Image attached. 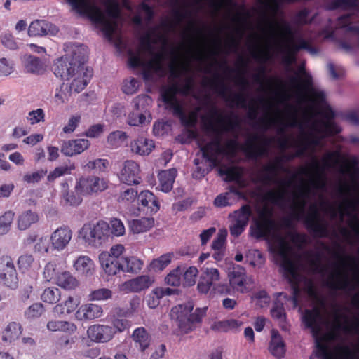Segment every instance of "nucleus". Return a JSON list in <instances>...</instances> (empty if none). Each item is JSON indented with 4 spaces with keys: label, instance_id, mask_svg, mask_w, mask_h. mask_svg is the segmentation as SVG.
<instances>
[{
    "label": "nucleus",
    "instance_id": "obj_1",
    "mask_svg": "<svg viewBox=\"0 0 359 359\" xmlns=\"http://www.w3.org/2000/svg\"><path fill=\"white\" fill-rule=\"evenodd\" d=\"M205 131L214 134V137L205 145L201 147L200 150L203 158L212 167L219 165V155H234L238 149L239 144L236 140L230 139L222 144V135L224 133L234 131L240 126V118L238 115L231 113L223 116L221 111L212 106L208 116L201 118Z\"/></svg>",
    "mask_w": 359,
    "mask_h": 359
},
{
    "label": "nucleus",
    "instance_id": "obj_2",
    "mask_svg": "<svg viewBox=\"0 0 359 359\" xmlns=\"http://www.w3.org/2000/svg\"><path fill=\"white\" fill-rule=\"evenodd\" d=\"M275 168V165H273L271 162L264 165L259 174L257 181L264 184L279 183L280 187L278 189L267 191L263 196V200L278 206H283L288 201L286 198L287 191L285 188L291 187L293 180H296L299 175H306L307 169L306 168H301L297 172L292 175L290 180L278 182L276 180V178L278 173Z\"/></svg>",
    "mask_w": 359,
    "mask_h": 359
},
{
    "label": "nucleus",
    "instance_id": "obj_3",
    "mask_svg": "<svg viewBox=\"0 0 359 359\" xmlns=\"http://www.w3.org/2000/svg\"><path fill=\"white\" fill-rule=\"evenodd\" d=\"M194 305L191 302L179 304L172 308L170 317L175 320L182 332L188 333L193 330L196 323L201 322L206 314L207 307L197 308L191 313Z\"/></svg>",
    "mask_w": 359,
    "mask_h": 359
},
{
    "label": "nucleus",
    "instance_id": "obj_4",
    "mask_svg": "<svg viewBox=\"0 0 359 359\" xmlns=\"http://www.w3.org/2000/svg\"><path fill=\"white\" fill-rule=\"evenodd\" d=\"M86 60L85 49L76 47L71 55H65L55 60L53 66L54 74L62 80H69L75 71L81 67Z\"/></svg>",
    "mask_w": 359,
    "mask_h": 359
},
{
    "label": "nucleus",
    "instance_id": "obj_5",
    "mask_svg": "<svg viewBox=\"0 0 359 359\" xmlns=\"http://www.w3.org/2000/svg\"><path fill=\"white\" fill-rule=\"evenodd\" d=\"M72 6L81 14L86 15L95 24L102 26V31L106 37L111 39L115 25L107 20L102 10L95 4H90L85 0H69Z\"/></svg>",
    "mask_w": 359,
    "mask_h": 359
},
{
    "label": "nucleus",
    "instance_id": "obj_6",
    "mask_svg": "<svg viewBox=\"0 0 359 359\" xmlns=\"http://www.w3.org/2000/svg\"><path fill=\"white\" fill-rule=\"evenodd\" d=\"M290 86L295 89L298 95L309 94L313 102L318 104L325 102L326 97L323 91L316 90L313 88V78L306 73L304 67L299 69L295 76L289 78Z\"/></svg>",
    "mask_w": 359,
    "mask_h": 359
},
{
    "label": "nucleus",
    "instance_id": "obj_7",
    "mask_svg": "<svg viewBox=\"0 0 359 359\" xmlns=\"http://www.w3.org/2000/svg\"><path fill=\"white\" fill-rule=\"evenodd\" d=\"M79 237L88 245L100 247L111 237L110 226L103 220L96 224L86 223L80 229Z\"/></svg>",
    "mask_w": 359,
    "mask_h": 359
},
{
    "label": "nucleus",
    "instance_id": "obj_8",
    "mask_svg": "<svg viewBox=\"0 0 359 359\" xmlns=\"http://www.w3.org/2000/svg\"><path fill=\"white\" fill-rule=\"evenodd\" d=\"M334 339L330 333L316 339V356L320 359H354L355 353L348 346H341L332 351L327 343Z\"/></svg>",
    "mask_w": 359,
    "mask_h": 359
},
{
    "label": "nucleus",
    "instance_id": "obj_9",
    "mask_svg": "<svg viewBox=\"0 0 359 359\" xmlns=\"http://www.w3.org/2000/svg\"><path fill=\"white\" fill-rule=\"evenodd\" d=\"M319 139L313 134L303 133L299 137V141L297 144V147H299V149L296 151L294 155L277 157L273 162H271V163L275 165V169L278 173L280 171L288 173L289 170L285 168L283 163L286 161H291L294 157L302 156L308 149L318 146L319 144Z\"/></svg>",
    "mask_w": 359,
    "mask_h": 359
},
{
    "label": "nucleus",
    "instance_id": "obj_10",
    "mask_svg": "<svg viewBox=\"0 0 359 359\" xmlns=\"http://www.w3.org/2000/svg\"><path fill=\"white\" fill-rule=\"evenodd\" d=\"M271 140L264 135L252 134L248 137L242 147V151L248 158L256 160L268 154Z\"/></svg>",
    "mask_w": 359,
    "mask_h": 359
},
{
    "label": "nucleus",
    "instance_id": "obj_11",
    "mask_svg": "<svg viewBox=\"0 0 359 359\" xmlns=\"http://www.w3.org/2000/svg\"><path fill=\"white\" fill-rule=\"evenodd\" d=\"M203 86L211 88L220 96L223 97L226 102L231 105L234 104L242 108L246 107V97L243 94L234 93L226 96V93L229 90V88L219 74H215L212 79L203 81Z\"/></svg>",
    "mask_w": 359,
    "mask_h": 359
},
{
    "label": "nucleus",
    "instance_id": "obj_12",
    "mask_svg": "<svg viewBox=\"0 0 359 359\" xmlns=\"http://www.w3.org/2000/svg\"><path fill=\"white\" fill-rule=\"evenodd\" d=\"M0 285L12 290L18 286V273L11 256L0 257Z\"/></svg>",
    "mask_w": 359,
    "mask_h": 359
},
{
    "label": "nucleus",
    "instance_id": "obj_13",
    "mask_svg": "<svg viewBox=\"0 0 359 359\" xmlns=\"http://www.w3.org/2000/svg\"><path fill=\"white\" fill-rule=\"evenodd\" d=\"M109 180L97 176L81 177L76 184V191L83 195L102 192L107 189Z\"/></svg>",
    "mask_w": 359,
    "mask_h": 359
},
{
    "label": "nucleus",
    "instance_id": "obj_14",
    "mask_svg": "<svg viewBox=\"0 0 359 359\" xmlns=\"http://www.w3.org/2000/svg\"><path fill=\"white\" fill-rule=\"evenodd\" d=\"M301 50H306L311 53H316L317 50L308 41L299 38L297 43H294L293 39L288 40L284 46L282 52L284 53L283 62L286 64H291L296 60L297 54Z\"/></svg>",
    "mask_w": 359,
    "mask_h": 359
},
{
    "label": "nucleus",
    "instance_id": "obj_15",
    "mask_svg": "<svg viewBox=\"0 0 359 359\" xmlns=\"http://www.w3.org/2000/svg\"><path fill=\"white\" fill-rule=\"evenodd\" d=\"M310 211L311 212L305 217L304 221L306 229L314 237H327L328 235L327 226L321 221L316 208L311 206Z\"/></svg>",
    "mask_w": 359,
    "mask_h": 359
},
{
    "label": "nucleus",
    "instance_id": "obj_16",
    "mask_svg": "<svg viewBox=\"0 0 359 359\" xmlns=\"http://www.w3.org/2000/svg\"><path fill=\"white\" fill-rule=\"evenodd\" d=\"M140 165L133 160H127L123 163L119 174V180L127 185H137L141 182Z\"/></svg>",
    "mask_w": 359,
    "mask_h": 359
},
{
    "label": "nucleus",
    "instance_id": "obj_17",
    "mask_svg": "<svg viewBox=\"0 0 359 359\" xmlns=\"http://www.w3.org/2000/svg\"><path fill=\"white\" fill-rule=\"evenodd\" d=\"M160 94L163 103L172 112L175 111V107H180L182 105L177 97L178 94L181 95L178 82L174 81L169 86H163L161 89Z\"/></svg>",
    "mask_w": 359,
    "mask_h": 359
},
{
    "label": "nucleus",
    "instance_id": "obj_18",
    "mask_svg": "<svg viewBox=\"0 0 359 359\" xmlns=\"http://www.w3.org/2000/svg\"><path fill=\"white\" fill-rule=\"evenodd\" d=\"M87 334L93 341L106 343L114 338L115 331L111 326L96 324L88 327Z\"/></svg>",
    "mask_w": 359,
    "mask_h": 359
},
{
    "label": "nucleus",
    "instance_id": "obj_19",
    "mask_svg": "<svg viewBox=\"0 0 359 359\" xmlns=\"http://www.w3.org/2000/svg\"><path fill=\"white\" fill-rule=\"evenodd\" d=\"M58 32L57 27L53 23L45 20H35L28 27L29 36H54Z\"/></svg>",
    "mask_w": 359,
    "mask_h": 359
},
{
    "label": "nucleus",
    "instance_id": "obj_20",
    "mask_svg": "<svg viewBox=\"0 0 359 359\" xmlns=\"http://www.w3.org/2000/svg\"><path fill=\"white\" fill-rule=\"evenodd\" d=\"M72 238V231L67 226H63L55 230L50 236L52 248L57 251L64 250Z\"/></svg>",
    "mask_w": 359,
    "mask_h": 359
},
{
    "label": "nucleus",
    "instance_id": "obj_21",
    "mask_svg": "<svg viewBox=\"0 0 359 359\" xmlns=\"http://www.w3.org/2000/svg\"><path fill=\"white\" fill-rule=\"evenodd\" d=\"M92 76L93 69L89 67H84L83 65H81V67L78 68L75 71L74 76L71 78L72 81L69 86L74 92L80 93L90 82Z\"/></svg>",
    "mask_w": 359,
    "mask_h": 359
},
{
    "label": "nucleus",
    "instance_id": "obj_22",
    "mask_svg": "<svg viewBox=\"0 0 359 359\" xmlns=\"http://www.w3.org/2000/svg\"><path fill=\"white\" fill-rule=\"evenodd\" d=\"M276 252L280 256L282 259L280 266L283 269L284 273L297 269L294 262L290 257L292 248L290 244L282 237H279L278 239Z\"/></svg>",
    "mask_w": 359,
    "mask_h": 359
},
{
    "label": "nucleus",
    "instance_id": "obj_23",
    "mask_svg": "<svg viewBox=\"0 0 359 359\" xmlns=\"http://www.w3.org/2000/svg\"><path fill=\"white\" fill-rule=\"evenodd\" d=\"M251 229L253 237L257 239H266L277 229V224L274 219H256Z\"/></svg>",
    "mask_w": 359,
    "mask_h": 359
},
{
    "label": "nucleus",
    "instance_id": "obj_24",
    "mask_svg": "<svg viewBox=\"0 0 359 359\" xmlns=\"http://www.w3.org/2000/svg\"><path fill=\"white\" fill-rule=\"evenodd\" d=\"M321 318L320 312L318 309L313 308L312 309H306L302 317L303 323L307 328L311 329L313 337L320 338L318 334L321 331L320 320Z\"/></svg>",
    "mask_w": 359,
    "mask_h": 359
},
{
    "label": "nucleus",
    "instance_id": "obj_25",
    "mask_svg": "<svg viewBox=\"0 0 359 359\" xmlns=\"http://www.w3.org/2000/svg\"><path fill=\"white\" fill-rule=\"evenodd\" d=\"M90 143L86 139H76L64 142L61 146V152L67 156L80 154L90 147Z\"/></svg>",
    "mask_w": 359,
    "mask_h": 359
},
{
    "label": "nucleus",
    "instance_id": "obj_26",
    "mask_svg": "<svg viewBox=\"0 0 359 359\" xmlns=\"http://www.w3.org/2000/svg\"><path fill=\"white\" fill-rule=\"evenodd\" d=\"M153 283L147 275H142L135 278L126 281L121 286V290L126 292H139L149 288Z\"/></svg>",
    "mask_w": 359,
    "mask_h": 359
},
{
    "label": "nucleus",
    "instance_id": "obj_27",
    "mask_svg": "<svg viewBox=\"0 0 359 359\" xmlns=\"http://www.w3.org/2000/svg\"><path fill=\"white\" fill-rule=\"evenodd\" d=\"M325 285L331 290H352L351 282L346 275L336 270L331 273L325 281Z\"/></svg>",
    "mask_w": 359,
    "mask_h": 359
},
{
    "label": "nucleus",
    "instance_id": "obj_28",
    "mask_svg": "<svg viewBox=\"0 0 359 359\" xmlns=\"http://www.w3.org/2000/svg\"><path fill=\"white\" fill-rule=\"evenodd\" d=\"M309 190L307 188L299 187L296 191L292 192V208L294 210L293 216L299 219L304 212L306 205V199L308 197Z\"/></svg>",
    "mask_w": 359,
    "mask_h": 359
},
{
    "label": "nucleus",
    "instance_id": "obj_29",
    "mask_svg": "<svg viewBox=\"0 0 359 359\" xmlns=\"http://www.w3.org/2000/svg\"><path fill=\"white\" fill-rule=\"evenodd\" d=\"M102 268L108 276H114L122 271V263L119 259L110 257L107 252H102L99 255Z\"/></svg>",
    "mask_w": 359,
    "mask_h": 359
},
{
    "label": "nucleus",
    "instance_id": "obj_30",
    "mask_svg": "<svg viewBox=\"0 0 359 359\" xmlns=\"http://www.w3.org/2000/svg\"><path fill=\"white\" fill-rule=\"evenodd\" d=\"M177 175V171L175 168L160 171L158 175V185L156 189L164 193L170 192L173 188Z\"/></svg>",
    "mask_w": 359,
    "mask_h": 359
},
{
    "label": "nucleus",
    "instance_id": "obj_31",
    "mask_svg": "<svg viewBox=\"0 0 359 359\" xmlns=\"http://www.w3.org/2000/svg\"><path fill=\"white\" fill-rule=\"evenodd\" d=\"M219 279V273L217 269H206L200 278L197 288L199 292L206 294L210 290L213 283Z\"/></svg>",
    "mask_w": 359,
    "mask_h": 359
},
{
    "label": "nucleus",
    "instance_id": "obj_32",
    "mask_svg": "<svg viewBox=\"0 0 359 359\" xmlns=\"http://www.w3.org/2000/svg\"><path fill=\"white\" fill-rule=\"evenodd\" d=\"M140 205L147 208V212L150 214L156 213L160 209V203L157 197L150 191H142L138 195Z\"/></svg>",
    "mask_w": 359,
    "mask_h": 359
},
{
    "label": "nucleus",
    "instance_id": "obj_33",
    "mask_svg": "<svg viewBox=\"0 0 359 359\" xmlns=\"http://www.w3.org/2000/svg\"><path fill=\"white\" fill-rule=\"evenodd\" d=\"M175 111L172 112L173 115L178 117L180 120L182 125L186 128H194L198 122V114L200 108L197 107L195 110L190 111L186 114L184 107L182 105L180 107H175Z\"/></svg>",
    "mask_w": 359,
    "mask_h": 359
},
{
    "label": "nucleus",
    "instance_id": "obj_34",
    "mask_svg": "<svg viewBox=\"0 0 359 359\" xmlns=\"http://www.w3.org/2000/svg\"><path fill=\"white\" fill-rule=\"evenodd\" d=\"M102 308L95 304L82 305L77 310L76 318L80 320H93L102 316Z\"/></svg>",
    "mask_w": 359,
    "mask_h": 359
},
{
    "label": "nucleus",
    "instance_id": "obj_35",
    "mask_svg": "<svg viewBox=\"0 0 359 359\" xmlns=\"http://www.w3.org/2000/svg\"><path fill=\"white\" fill-rule=\"evenodd\" d=\"M39 221V213L32 210H26L19 214L17 219V227L20 231H25Z\"/></svg>",
    "mask_w": 359,
    "mask_h": 359
},
{
    "label": "nucleus",
    "instance_id": "obj_36",
    "mask_svg": "<svg viewBox=\"0 0 359 359\" xmlns=\"http://www.w3.org/2000/svg\"><path fill=\"white\" fill-rule=\"evenodd\" d=\"M269 350L270 353L276 358L280 359L285 354V344L281 335L276 330L271 332V339L269 343Z\"/></svg>",
    "mask_w": 359,
    "mask_h": 359
},
{
    "label": "nucleus",
    "instance_id": "obj_37",
    "mask_svg": "<svg viewBox=\"0 0 359 359\" xmlns=\"http://www.w3.org/2000/svg\"><path fill=\"white\" fill-rule=\"evenodd\" d=\"M334 330H343L345 332L350 333L359 329V319H355L351 324H349L348 318L346 315L339 313V310L335 313Z\"/></svg>",
    "mask_w": 359,
    "mask_h": 359
},
{
    "label": "nucleus",
    "instance_id": "obj_38",
    "mask_svg": "<svg viewBox=\"0 0 359 359\" xmlns=\"http://www.w3.org/2000/svg\"><path fill=\"white\" fill-rule=\"evenodd\" d=\"M285 277L288 280L291 285L292 294V300L294 306L298 305L299 297L301 293L299 283L301 281V275L298 273L297 269L284 273Z\"/></svg>",
    "mask_w": 359,
    "mask_h": 359
},
{
    "label": "nucleus",
    "instance_id": "obj_39",
    "mask_svg": "<svg viewBox=\"0 0 359 359\" xmlns=\"http://www.w3.org/2000/svg\"><path fill=\"white\" fill-rule=\"evenodd\" d=\"M130 147L132 151L138 155H149L154 148V143L151 140L139 137L131 142Z\"/></svg>",
    "mask_w": 359,
    "mask_h": 359
},
{
    "label": "nucleus",
    "instance_id": "obj_40",
    "mask_svg": "<svg viewBox=\"0 0 359 359\" xmlns=\"http://www.w3.org/2000/svg\"><path fill=\"white\" fill-rule=\"evenodd\" d=\"M74 267L79 273L90 276L94 272L95 264L89 257L81 255L74 262Z\"/></svg>",
    "mask_w": 359,
    "mask_h": 359
},
{
    "label": "nucleus",
    "instance_id": "obj_41",
    "mask_svg": "<svg viewBox=\"0 0 359 359\" xmlns=\"http://www.w3.org/2000/svg\"><path fill=\"white\" fill-rule=\"evenodd\" d=\"M154 226V219L152 217H141L129 222V228L134 233H144L149 231Z\"/></svg>",
    "mask_w": 359,
    "mask_h": 359
},
{
    "label": "nucleus",
    "instance_id": "obj_42",
    "mask_svg": "<svg viewBox=\"0 0 359 359\" xmlns=\"http://www.w3.org/2000/svg\"><path fill=\"white\" fill-rule=\"evenodd\" d=\"M326 8L328 11L353 9L359 11V0H330Z\"/></svg>",
    "mask_w": 359,
    "mask_h": 359
},
{
    "label": "nucleus",
    "instance_id": "obj_43",
    "mask_svg": "<svg viewBox=\"0 0 359 359\" xmlns=\"http://www.w3.org/2000/svg\"><path fill=\"white\" fill-rule=\"evenodd\" d=\"M55 283L67 290H74L79 285L78 280L68 271H63L58 274Z\"/></svg>",
    "mask_w": 359,
    "mask_h": 359
},
{
    "label": "nucleus",
    "instance_id": "obj_44",
    "mask_svg": "<svg viewBox=\"0 0 359 359\" xmlns=\"http://www.w3.org/2000/svg\"><path fill=\"white\" fill-rule=\"evenodd\" d=\"M22 334V327L20 323L11 322L8 323L3 332L2 340L5 342L11 343L18 339Z\"/></svg>",
    "mask_w": 359,
    "mask_h": 359
},
{
    "label": "nucleus",
    "instance_id": "obj_45",
    "mask_svg": "<svg viewBox=\"0 0 359 359\" xmlns=\"http://www.w3.org/2000/svg\"><path fill=\"white\" fill-rule=\"evenodd\" d=\"M47 328L51 332H65L69 334L74 333L76 330V326L68 321L64 320H50L47 323Z\"/></svg>",
    "mask_w": 359,
    "mask_h": 359
},
{
    "label": "nucleus",
    "instance_id": "obj_46",
    "mask_svg": "<svg viewBox=\"0 0 359 359\" xmlns=\"http://www.w3.org/2000/svg\"><path fill=\"white\" fill-rule=\"evenodd\" d=\"M125 318L126 317L123 316L122 309H119L117 315H114L111 318V323L112 325L111 327L115 331V334L117 332H123L130 328V322Z\"/></svg>",
    "mask_w": 359,
    "mask_h": 359
},
{
    "label": "nucleus",
    "instance_id": "obj_47",
    "mask_svg": "<svg viewBox=\"0 0 359 359\" xmlns=\"http://www.w3.org/2000/svg\"><path fill=\"white\" fill-rule=\"evenodd\" d=\"M25 67L27 72L37 74H42L45 71V65L42 60L32 55L26 57Z\"/></svg>",
    "mask_w": 359,
    "mask_h": 359
},
{
    "label": "nucleus",
    "instance_id": "obj_48",
    "mask_svg": "<svg viewBox=\"0 0 359 359\" xmlns=\"http://www.w3.org/2000/svg\"><path fill=\"white\" fill-rule=\"evenodd\" d=\"M229 283L233 288L240 290L244 286L245 272L243 268H236L229 274Z\"/></svg>",
    "mask_w": 359,
    "mask_h": 359
},
{
    "label": "nucleus",
    "instance_id": "obj_49",
    "mask_svg": "<svg viewBox=\"0 0 359 359\" xmlns=\"http://www.w3.org/2000/svg\"><path fill=\"white\" fill-rule=\"evenodd\" d=\"M122 271L137 273L140 271L143 266V262L141 259L135 257H122Z\"/></svg>",
    "mask_w": 359,
    "mask_h": 359
},
{
    "label": "nucleus",
    "instance_id": "obj_50",
    "mask_svg": "<svg viewBox=\"0 0 359 359\" xmlns=\"http://www.w3.org/2000/svg\"><path fill=\"white\" fill-rule=\"evenodd\" d=\"M271 314L273 318L278 320L280 324H282L280 325V327L283 330H286V327L284 325L286 323V313L284 304L279 300H276L271 309Z\"/></svg>",
    "mask_w": 359,
    "mask_h": 359
},
{
    "label": "nucleus",
    "instance_id": "obj_51",
    "mask_svg": "<svg viewBox=\"0 0 359 359\" xmlns=\"http://www.w3.org/2000/svg\"><path fill=\"white\" fill-rule=\"evenodd\" d=\"M61 293L58 288L50 287L45 289L41 295V300L47 304H56L60 299Z\"/></svg>",
    "mask_w": 359,
    "mask_h": 359
},
{
    "label": "nucleus",
    "instance_id": "obj_52",
    "mask_svg": "<svg viewBox=\"0 0 359 359\" xmlns=\"http://www.w3.org/2000/svg\"><path fill=\"white\" fill-rule=\"evenodd\" d=\"M151 60L147 62V67L148 69H152L155 72H160L163 70V62L165 60V53L161 51L154 53L153 52Z\"/></svg>",
    "mask_w": 359,
    "mask_h": 359
},
{
    "label": "nucleus",
    "instance_id": "obj_53",
    "mask_svg": "<svg viewBox=\"0 0 359 359\" xmlns=\"http://www.w3.org/2000/svg\"><path fill=\"white\" fill-rule=\"evenodd\" d=\"M183 268L182 285L190 287L196 283V279L198 273V269L195 266H189L186 270Z\"/></svg>",
    "mask_w": 359,
    "mask_h": 359
},
{
    "label": "nucleus",
    "instance_id": "obj_54",
    "mask_svg": "<svg viewBox=\"0 0 359 359\" xmlns=\"http://www.w3.org/2000/svg\"><path fill=\"white\" fill-rule=\"evenodd\" d=\"M72 90L68 84H61L60 88L56 89L55 102L60 104L68 102L72 95Z\"/></svg>",
    "mask_w": 359,
    "mask_h": 359
},
{
    "label": "nucleus",
    "instance_id": "obj_55",
    "mask_svg": "<svg viewBox=\"0 0 359 359\" xmlns=\"http://www.w3.org/2000/svg\"><path fill=\"white\" fill-rule=\"evenodd\" d=\"M183 273L182 266H177L167 275L165 278V283L171 286L177 287L182 285V275Z\"/></svg>",
    "mask_w": 359,
    "mask_h": 359
},
{
    "label": "nucleus",
    "instance_id": "obj_56",
    "mask_svg": "<svg viewBox=\"0 0 359 359\" xmlns=\"http://www.w3.org/2000/svg\"><path fill=\"white\" fill-rule=\"evenodd\" d=\"M133 338L135 342L140 344L142 351L149 346L148 334L144 327L136 328L133 333Z\"/></svg>",
    "mask_w": 359,
    "mask_h": 359
},
{
    "label": "nucleus",
    "instance_id": "obj_57",
    "mask_svg": "<svg viewBox=\"0 0 359 359\" xmlns=\"http://www.w3.org/2000/svg\"><path fill=\"white\" fill-rule=\"evenodd\" d=\"M14 215L12 210H8L0 216V235H5L9 231Z\"/></svg>",
    "mask_w": 359,
    "mask_h": 359
},
{
    "label": "nucleus",
    "instance_id": "obj_58",
    "mask_svg": "<svg viewBox=\"0 0 359 359\" xmlns=\"http://www.w3.org/2000/svg\"><path fill=\"white\" fill-rule=\"evenodd\" d=\"M219 174L221 175H226L225 180L226 182H238L242 176L240 168L238 167H229L226 169H220Z\"/></svg>",
    "mask_w": 359,
    "mask_h": 359
},
{
    "label": "nucleus",
    "instance_id": "obj_59",
    "mask_svg": "<svg viewBox=\"0 0 359 359\" xmlns=\"http://www.w3.org/2000/svg\"><path fill=\"white\" fill-rule=\"evenodd\" d=\"M155 32L153 29L151 32H147L144 36L140 39V49L144 52L153 54L154 46L155 41L151 39V34Z\"/></svg>",
    "mask_w": 359,
    "mask_h": 359
},
{
    "label": "nucleus",
    "instance_id": "obj_60",
    "mask_svg": "<svg viewBox=\"0 0 359 359\" xmlns=\"http://www.w3.org/2000/svg\"><path fill=\"white\" fill-rule=\"evenodd\" d=\"M311 259L309 260V265L316 273L324 274L326 267L322 264V254L319 252H316L313 254L310 255Z\"/></svg>",
    "mask_w": 359,
    "mask_h": 359
},
{
    "label": "nucleus",
    "instance_id": "obj_61",
    "mask_svg": "<svg viewBox=\"0 0 359 359\" xmlns=\"http://www.w3.org/2000/svg\"><path fill=\"white\" fill-rule=\"evenodd\" d=\"M77 305L76 300L72 297H69L63 304L56 305L54 310L60 313H70L76 309Z\"/></svg>",
    "mask_w": 359,
    "mask_h": 359
},
{
    "label": "nucleus",
    "instance_id": "obj_62",
    "mask_svg": "<svg viewBox=\"0 0 359 359\" xmlns=\"http://www.w3.org/2000/svg\"><path fill=\"white\" fill-rule=\"evenodd\" d=\"M75 169L74 164H72L69 166L65 165V166H60L55 168L52 172L49 173V175L47 177V180L49 182H53L55 179L65 175L70 174L72 170H74Z\"/></svg>",
    "mask_w": 359,
    "mask_h": 359
},
{
    "label": "nucleus",
    "instance_id": "obj_63",
    "mask_svg": "<svg viewBox=\"0 0 359 359\" xmlns=\"http://www.w3.org/2000/svg\"><path fill=\"white\" fill-rule=\"evenodd\" d=\"M236 215V222L248 224L249 219L252 215V210L249 205H243L239 210L234 212Z\"/></svg>",
    "mask_w": 359,
    "mask_h": 359
},
{
    "label": "nucleus",
    "instance_id": "obj_64",
    "mask_svg": "<svg viewBox=\"0 0 359 359\" xmlns=\"http://www.w3.org/2000/svg\"><path fill=\"white\" fill-rule=\"evenodd\" d=\"M103 4L106 8L108 16L117 18L120 14V6L118 0H104Z\"/></svg>",
    "mask_w": 359,
    "mask_h": 359
}]
</instances>
